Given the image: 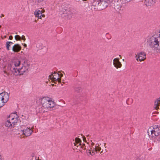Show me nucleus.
<instances>
[{
  "label": "nucleus",
  "mask_w": 160,
  "mask_h": 160,
  "mask_svg": "<svg viewBox=\"0 0 160 160\" xmlns=\"http://www.w3.org/2000/svg\"><path fill=\"white\" fill-rule=\"evenodd\" d=\"M40 14H42V12L39 10H36L34 13V15L35 17H38V18L41 19V16L40 15Z\"/></svg>",
  "instance_id": "a211bd4d"
},
{
  "label": "nucleus",
  "mask_w": 160,
  "mask_h": 160,
  "mask_svg": "<svg viewBox=\"0 0 160 160\" xmlns=\"http://www.w3.org/2000/svg\"><path fill=\"white\" fill-rule=\"evenodd\" d=\"M94 149L95 152L97 153L98 151V152L100 151V150H101V148L100 147H98V146H95L94 148Z\"/></svg>",
  "instance_id": "5701e85b"
},
{
  "label": "nucleus",
  "mask_w": 160,
  "mask_h": 160,
  "mask_svg": "<svg viewBox=\"0 0 160 160\" xmlns=\"http://www.w3.org/2000/svg\"><path fill=\"white\" fill-rule=\"evenodd\" d=\"M53 73L49 76V78L52 81H58V82H61V79L59 78H57L54 77Z\"/></svg>",
  "instance_id": "ddd939ff"
},
{
  "label": "nucleus",
  "mask_w": 160,
  "mask_h": 160,
  "mask_svg": "<svg viewBox=\"0 0 160 160\" xmlns=\"http://www.w3.org/2000/svg\"><path fill=\"white\" fill-rule=\"evenodd\" d=\"M158 37H160V29L158 31Z\"/></svg>",
  "instance_id": "c756f323"
},
{
  "label": "nucleus",
  "mask_w": 160,
  "mask_h": 160,
  "mask_svg": "<svg viewBox=\"0 0 160 160\" xmlns=\"http://www.w3.org/2000/svg\"><path fill=\"white\" fill-rule=\"evenodd\" d=\"M147 42L152 50L157 52L160 51V37H149L147 38Z\"/></svg>",
  "instance_id": "7ed1b4c3"
},
{
  "label": "nucleus",
  "mask_w": 160,
  "mask_h": 160,
  "mask_svg": "<svg viewBox=\"0 0 160 160\" xmlns=\"http://www.w3.org/2000/svg\"><path fill=\"white\" fill-rule=\"evenodd\" d=\"M37 103H40L42 106L39 108L40 113L47 112L53 108L55 105L54 102L51 98L47 97H41L37 101Z\"/></svg>",
  "instance_id": "f257e3e1"
},
{
  "label": "nucleus",
  "mask_w": 160,
  "mask_h": 160,
  "mask_svg": "<svg viewBox=\"0 0 160 160\" xmlns=\"http://www.w3.org/2000/svg\"><path fill=\"white\" fill-rule=\"evenodd\" d=\"M89 151H90L89 153L91 155H93L95 154V151L94 148L92 150H90Z\"/></svg>",
  "instance_id": "bb28decb"
},
{
  "label": "nucleus",
  "mask_w": 160,
  "mask_h": 160,
  "mask_svg": "<svg viewBox=\"0 0 160 160\" xmlns=\"http://www.w3.org/2000/svg\"><path fill=\"white\" fill-rule=\"evenodd\" d=\"M32 158L31 159L32 160H36V157H35V155L34 154H33L32 155Z\"/></svg>",
  "instance_id": "c85d7f7f"
},
{
  "label": "nucleus",
  "mask_w": 160,
  "mask_h": 160,
  "mask_svg": "<svg viewBox=\"0 0 160 160\" xmlns=\"http://www.w3.org/2000/svg\"><path fill=\"white\" fill-rule=\"evenodd\" d=\"M40 15H41V18H42L41 17H45V15L44 14H40Z\"/></svg>",
  "instance_id": "473e14b6"
},
{
  "label": "nucleus",
  "mask_w": 160,
  "mask_h": 160,
  "mask_svg": "<svg viewBox=\"0 0 160 160\" xmlns=\"http://www.w3.org/2000/svg\"><path fill=\"white\" fill-rule=\"evenodd\" d=\"M94 144V143H93V142L92 143V144H91L92 145H93Z\"/></svg>",
  "instance_id": "4c0bfd02"
},
{
  "label": "nucleus",
  "mask_w": 160,
  "mask_h": 160,
  "mask_svg": "<svg viewBox=\"0 0 160 160\" xmlns=\"http://www.w3.org/2000/svg\"><path fill=\"white\" fill-rule=\"evenodd\" d=\"M60 72H60V71H59L58 72V73H56V72H54L53 74H56L57 75H58V77H60V78H60V79H61V78L62 77H63V74H59V73Z\"/></svg>",
  "instance_id": "393cba45"
},
{
  "label": "nucleus",
  "mask_w": 160,
  "mask_h": 160,
  "mask_svg": "<svg viewBox=\"0 0 160 160\" xmlns=\"http://www.w3.org/2000/svg\"><path fill=\"white\" fill-rule=\"evenodd\" d=\"M63 11L64 14H67V18L70 19L71 18L72 15V9L69 5H66L63 9Z\"/></svg>",
  "instance_id": "0eeeda50"
},
{
  "label": "nucleus",
  "mask_w": 160,
  "mask_h": 160,
  "mask_svg": "<svg viewBox=\"0 0 160 160\" xmlns=\"http://www.w3.org/2000/svg\"><path fill=\"white\" fill-rule=\"evenodd\" d=\"M24 46H25V47H26V44H24Z\"/></svg>",
  "instance_id": "79ce46f5"
},
{
  "label": "nucleus",
  "mask_w": 160,
  "mask_h": 160,
  "mask_svg": "<svg viewBox=\"0 0 160 160\" xmlns=\"http://www.w3.org/2000/svg\"><path fill=\"white\" fill-rule=\"evenodd\" d=\"M20 121L19 118L17 114L13 113L11 114L8 118L7 121L5 123L7 127L11 128Z\"/></svg>",
  "instance_id": "39448f33"
},
{
  "label": "nucleus",
  "mask_w": 160,
  "mask_h": 160,
  "mask_svg": "<svg viewBox=\"0 0 160 160\" xmlns=\"http://www.w3.org/2000/svg\"><path fill=\"white\" fill-rule=\"evenodd\" d=\"M23 134L26 137L29 136L30 135V129L28 127L26 128L23 131Z\"/></svg>",
  "instance_id": "2eb2a0df"
},
{
  "label": "nucleus",
  "mask_w": 160,
  "mask_h": 160,
  "mask_svg": "<svg viewBox=\"0 0 160 160\" xmlns=\"http://www.w3.org/2000/svg\"><path fill=\"white\" fill-rule=\"evenodd\" d=\"M92 5L93 6L98 7L99 9H100V0H94Z\"/></svg>",
  "instance_id": "f3484780"
},
{
  "label": "nucleus",
  "mask_w": 160,
  "mask_h": 160,
  "mask_svg": "<svg viewBox=\"0 0 160 160\" xmlns=\"http://www.w3.org/2000/svg\"><path fill=\"white\" fill-rule=\"evenodd\" d=\"M1 156L0 155V160H1Z\"/></svg>",
  "instance_id": "58836bf2"
},
{
  "label": "nucleus",
  "mask_w": 160,
  "mask_h": 160,
  "mask_svg": "<svg viewBox=\"0 0 160 160\" xmlns=\"http://www.w3.org/2000/svg\"><path fill=\"white\" fill-rule=\"evenodd\" d=\"M4 15L3 14H2V16H1V18L2 17H4Z\"/></svg>",
  "instance_id": "e433bc0d"
},
{
  "label": "nucleus",
  "mask_w": 160,
  "mask_h": 160,
  "mask_svg": "<svg viewBox=\"0 0 160 160\" xmlns=\"http://www.w3.org/2000/svg\"><path fill=\"white\" fill-rule=\"evenodd\" d=\"M76 146L77 147H80L82 148H84L85 149H86V146H85V144H83V145H81H81H79V144H77Z\"/></svg>",
  "instance_id": "4be33fe9"
},
{
  "label": "nucleus",
  "mask_w": 160,
  "mask_h": 160,
  "mask_svg": "<svg viewBox=\"0 0 160 160\" xmlns=\"http://www.w3.org/2000/svg\"><path fill=\"white\" fill-rule=\"evenodd\" d=\"M21 47L18 44H15L12 47V50L15 52H19L21 49Z\"/></svg>",
  "instance_id": "f8f14e48"
},
{
  "label": "nucleus",
  "mask_w": 160,
  "mask_h": 160,
  "mask_svg": "<svg viewBox=\"0 0 160 160\" xmlns=\"http://www.w3.org/2000/svg\"><path fill=\"white\" fill-rule=\"evenodd\" d=\"M146 54L143 52H142L138 53L136 56V58L137 61L140 62L144 61L146 59Z\"/></svg>",
  "instance_id": "6e6552de"
},
{
  "label": "nucleus",
  "mask_w": 160,
  "mask_h": 160,
  "mask_svg": "<svg viewBox=\"0 0 160 160\" xmlns=\"http://www.w3.org/2000/svg\"><path fill=\"white\" fill-rule=\"evenodd\" d=\"M148 133L152 140L160 142V126L155 125L153 128H149L148 131Z\"/></svg>",
  "instance_id": "20e7f679"
},
{
  "label": "nucleus",
  "mask_w": 160,
  "mask_h": 160,
  "mask_svg": "<svg viewBox=\"0 0 160 160\" xmlns=\"http://www.w3.org/2000/svg\"><path fill=\"white\" fill-rule=\"evenodd\" d=\"M102 1L107 2L109 4H110L112 1V0H102Z\"/></svg>",
  "instance_id": "cd10ccee"
},
{
  "label": "nucleus",
  "mask_w": 160,
  "mask_h": 160,
  "mask_svg": "<svg viewBox=\"0 0 160 160\" xmlns=\"http://www.w3.org/2000/svg\"><path fill=\"white\" fill-rule=\"evenodd\" d=\"M113 61V64L117 68H120L122 67V64L121 62L119 61L118 58H114Z\"/></svg>",
  "instance_id": "9d476101"
},
{
  "label": "nucleus",
  "mask_w": 160,
  "mask_h": 160,
  "mask_svg": "<svg viewBox=\"0 0 160 160\" xmlns=\"http://www.w3.org/2000/svg\"><path fill=\"white\" fill-rule=\"evenodd\" d=\"M1 27V26H0V28Z\"/></svg>",
  "instance_id": "c03bdc74"
},
{
  "label": "nucleus",
  "mask_w": 160,
  "mask_h": 160,
  "mask_svg": "<svg viewBox=\"0 0 160 160\" xmlns=\"http://www.w3.org/2000/svg\"><path fill=\"white\" fill-rule=\"evenodd\" d=\"M62 73H64V72H63H63H62Z\"/></svg>",
  "instance_id": "37998d69"
},
{
  "label": "nucleus",
  "mask_w": 160,
  "mask_h": 160,
  "mask_svg": "<svg viewBox=\"0 0 160 160\" xmlns=\"http://www.w3.org/2000/svg\"><path fill=\"white\" fill-rule=\"evenodd\" d=\"M144 3L147 6H150L155 3L153 0H145Z\"/></svg>",
  "instance_id": "4468645a"
},
{
  "label": "nucleus",
  "mask_w": 160,
  "mask_h": 160,
  "mask_svg": "<svg viewBox=\"0 0 160 160\" xmlns=\"http://www.w3.org/2000/svg\"><path fill=\"white\" fill-rule=\"evenodd\" d=\"M13 44V43L11 42H7L6 44V46L7 49L8 50H10V48L11 46V45Z\"/></svg>",
  "instance_id": "aec40b11"
},
{
  "label": "nucleus",
  "mask_w": 160,
  "mask_h": 160,
  "mask_svg": "<svg viewBox=\"0 0 160 160\" xmlns=\"http://www.w3.org/2000/svg\"><path fill=\"white\" fill-rule=\"evenodd\" d=\"M75 90L78 92H79L81 91L82 88L80 87H78L76 88Z\"/></svg>",
  "instance_id": "b1692460"
},
{
  "label": "nucleus",
  "mask_w": 160,
  "mask_h": 160,
  "mask_svg": "<svg viewBox=\"0 0 160 160\" xmlns=\"http://www.w3.org/2000/svg\"><path fill=\"white\" fill-rule=\"evenodd\" d=\"M22 38V39L24 40L25 39V36H22V38H21V39Z\"/></svg>",
  "instance_id": "7c9ffc66"
},
{
  "label": "nucleus",
  "mask_w": 160,
  "mask_h": 160,
  "mask_svg": "<svg viewBox=\"0 0 160 160\" xmlns=\"http://www.w3.org/2000/svg\"><path fill=\"white\" fill-rule=\"evenodd\" d=\"M106 143H104V147H105V146H106L105 145H106Z\"/></svg>",
  "instance_id": "a19ab883"
},
{
  "label": "nucleus",
  "mask_w": 160,
  "mask_h": 160,
  "mask_svg": "<svg viewBox=\"0 0 160 160\" xmlns=\"http://www.w3.org/2000/svg\"><path fill=\"white\" fill-rule=\"evenodd\" d=\"M86 140V138H85V137H84V138H83V140L84 141H85V140Z\"/></svg>",
  "instance_id": "72a5a7b5"
},
{
  "label": "nucleus",
  "mask_w": 160,
  "mask_h": 160,
  "mask_svg": "<svg viewBox=\"0 0 160 160\" xmlns=\"http://www.w3.org/2000/svg\"><path fill=\"white\" fill-rule=\"evenodd\" d=\"M54 75H54V77H56V75H57L56 74H54Z\"/></svg>",
  "instance_id": "c9c22d12"
},
{
  "label": "nucleus",
  "mask_w": 160,
  "mask_h": 160,
  "mask_svg": "<svg viewBox=\"0 0 160 160\" xmlns=\"http://www.w3.org/2000/svg\"><path fill=\"white\" fill-rule=\"evenodd\" d=\"M109 4L107 2L100 0V9L102 10L105 8Z\"/></svg>",
  "instance_id": "9b49d317"
},
{
  "label": "nucleus",
  "mask_w": 160,
  "mask_h": 160,
  "mask_svg": "<svg viewBox=\"0 0 160 160\" xmlns=\"http://www.w3.org/2000/svg\"><path fill=\"white\" fill-rule=\"evenodd\" d=\"M122 1L121 0H117L114 3V8L116 10L120 9L122 6Z\"/></svg>",
  "instance_id": "1a4fd4ad"
},
{
  "label": "nucleus",
  "mask_w": 160,
  "mask_h": 160,
  "mask_svg": "<svg viewBox=\"0 0 160 160\" xmlns=\"http://www.w3.org/2000/svg\"><path fill=\"white\" fill-rule=\"evenodd\" d=\"M12 38H13V37L12 36H10L9 37V39L12 40Z\"/></svg>",
  "instance_id": "2f4dec72"
},
{
  "label": "nucleus",
  "mask_w": 160,
  "mask_h": 160,
  "mask_svg": "<svg viewBox=\"0 0 160 160\" xmlns=\"http://www.w3.org/2000/svg\"><path fill=\"white\" fill-rule=\"evenodd\" d=\"M73 141H74L73 144L75 146H76L77 144H79V145H81V141L80 138H76L75 139V141L73 140Z\"/></svg>",
  "instance_id": "6ab92c4d"
},
{
  "label": "nucleus",
  "mask_w": 160,
  "mask_h": 160,
  "mask_svg": "<svg viewBox=\"0 0 160 160\" xmlns=\"http://www.w3.org/2000/svg\"><path fill=\"white\" fill-rule=\"evenodd\" d=\"M36 47L38 50L42 49L43 48L42 44L41 43H38L36 45Z\"/></svg>",
  "instance_id": "412c9836"
},
{
  "label": "nucleus",
  "mask_w": 160,
  "mask_h": 160,
  "mask_svg": "<svg viewBox=\"0 0 160 160\" xmlns=\"http://www.w3.org/2000/svg\"><path fill=\"white\" fill-rule=\"evenodd\" d=\"M32 132V131L31 130V133L30 134H31V133Z\"/></svg>",
  "instance_id": "f704fd0d"
},
{
  "label": "nucleus",
  "mask_w": 160,
  "mask_h": 160,
  "mask_svg": "<svg viewBox=\"0 0 160 160\" xmlns=\"http://www.w3.org/2000/svg\"><path fill=\"white\" fill-rule=\"evenodd\" d=\"M23 68L22 64L19 59H16L10 63L8 65V68L12 71L15 75L22 74L21 70Z\"/></svg>",
  "instance_id": "f03ea898"
},
{
  "label": "nucleus",
  "mask_w": 160,
  "mask_h": 160,
  "mask_svg": "<svg viewBox=\"0 0 160 160\" xmlns=\"http://www.w3.org/2000/svg\"><path fill=\"white\" fill-rule=\"evenodd\" d=\"M155 108L156 109H160V98L155 102Z\"/></svg>",
  "instance_id": "dca6fc26"
},
{
  "label": "nucleus",
  "mask_w": 160,
  "mask_h": 160,
  "mask_svg": "<svg viewBox=\"0 0 160 160\" xmlns=\"http://www.w3.org/2000/svg\"><path fill=\"white\" fill-rule=\"evenodd\" d=\"M9 98V96L7 93L0 94V108L4 106L8 100Z\"/></svg>",
  "instance_id": "423d86ee"
},
{
  "label": "nucleus",
  "mask_w": 160,
  "mask_h": 160,
  "mask_svg": "<svg viewBox=\"0 0 160 160\" xmlns=\"http://www.w3.org/2000/svg\"><path fill=\"white\" fill-rule=\"evenodd\" d=\"M52 86H54V84H52Z\"/></svg>",
  "instance_id": "ea45409f"
},
{
  "label": "nucleus",
  "mask_w": 160,
  "mask_h": 160,
  "mask_svg": "<svg viewBox=\"0 0 160 160\" xmlns=\"http://www.w3.org/2000/svg\"><path fill=\"white\" fill-rule=\"evenodd\" d=\"M15 38L16 40H20L21 39V37L18 35H15Z\"/></svg>",
  "instance_id": "a878e982"
}]
</instances>
